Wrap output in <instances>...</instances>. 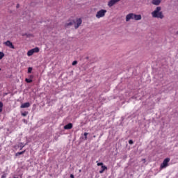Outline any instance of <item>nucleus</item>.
<instances>
[{
    "label": "nucleus",
    "mask_w": 178,
    "mask_h": 178,
    "mask_svg": "<svg viewBox=\"0 0 178 178\" xmlns=\"http://www.w3.org/2000/svg\"><path fill=\"white\" fill-rule=\"evenodd\" d=\"M177 34L178 35V31H177Z\"/></svg>",
    "instance_id": "nucleus-29"
},
{
    "label": "nucleus",
    "mask_w": 178,
    "mask_h": 178,
    "mask_svg": "<svg viewBox=\"0 0 178 178\" xmlns=\"http://www.w3.org/2000/svg\"><path fill=\"white\" fill-rule=\"evenodd\" d=\"M3 44L6 45V47H8V48H10L11 49H15V45H13V43H12L10 40H7L6 42H4Z\"/></svg>",
    "instance_id": "nucleus-6"
},
{
    "label": "nucleus",
    "mask_w": 178,
    "mask_h": 178,
    "mask_svg": "<svg viewBox=\"0 0 178 178\" xmlns=\"http://www.w3.org/2000/svg\"><path fill=\"white\" fill-rule=\"evenodd\" d=\"M97 166H104V163H97Z\"/></svg>",
    "instance_id": "nucleus-23"
},
{
    "label": "nucleus",
    "mask_w": 178,
    "mask_h": 178,
    "mask_svg": "<svg viewBox=\"0 0 178 178\" xmlns=\"http://www.w3.org/2000/svg\"><path fill=\"white\" fill-rule=\"evenodd\" d=\"M25 81L26 83H33V79H25Z\"/></svg>",
    "instance_id": "nucleus-19"
},
{
    "label": "nucleus",
    "mask_w": 178,
    "mask_h": 178,
    "mask_svg": "<svg viewBox=\"0 0 178 178\" xmlns=\"http://www.w3.org/2000/svg\"><path fill=\"white\" fill-rule=\"evenodd\" d=\"M13 178H19V177H14Z\"/></svg>",
    "instance_id": "nucleus-28"
},
{
    "label": "nucleus",
    "mask_w": 178,
    "mask_h": 178,
    "mask_svg": "<svg viewBox=\"0 0 178 178\" xmlns=\"http://www.w3.org/2000/svg\"><path fill=\"white\" fill-rule=\"evenodd\" d=\"M65 130H70L71 129H73V124L69 123L64 126Z\"/></svg>",
    "instance_id": "nucleus-8"
},
{
    "label": "nucleus",
    "mask_w": 178,
    "mask_h": 178,
    "mask_svg": "<svg viewBox=\"0 0 178 178\" xmlns=\"http://www.w3.org/2000/svg\"><path fill=\"white\" fill-rule=\"evenodd\" d=\"M31 72H33V67H29L28 68V73H31Z\"/></svg>",
    "instance_id": "nucleus-21"
},
{
    "label": "nucleus",
    "mask_w": 178,
    "mask_h": 178,
    "mask_svg": "<svg viewBox=\"0 0 178 178\" xmlns=\"http://www.w3.org/2000/svg\"><path fill=\"white\" fill-rule=\"evenodd\" d=\"M25 146H26V145H24V143H20L18 145V147H20V149H19L20 151H22V149H23V148H24Z\"/></svg>",
    "instance_id": "nucleus-13"
},
{
    "label": "nucleus",
    "mask_w": 178,
    "mask_h": 178,
    "mask_svg": "<svg viewBox=\"0 0 178 178\" xmlns=\"http://www.w3.org/2000/svg\"><path fill=\"white\" fill-rule=\"evenodd\" d=\"M0 178H6V173H5V172L0 171Z\"/></svg>",
    "instance_id": "nucleus-12"
},
{
    "label": "nucleus",
    "mask_w": 178,
    "mask_h": 178,
    "mask_svg": "<svg viewBox=\"0 0 178 178\" xmlns=\"http://www.w3.org/2000/svg\"><path fill=\"white\" fill-rule=\"evenodd\" d=\"M24 152H26V150H24L22 152H17L15 154V156H19V155H23V154H24Z\"/></svg>",
    "instance_id": "nucleus-16"
},
{
    "label": "nucleus",
    "mask_w": 178,
    "mask_h": 178,
    "mask_svg": "<svg viewBox=\"0 0 178 178\" xmlns=\"http://www.w3.org/2000/svg\"><path fill=\"white\" fill-rule=\"evenodd\" d=\"M70 177H71V178H74V175L73 174H71V175H70Z\"/></svg>",
    "instance_id": "nucleus-26"
},
{
    "label": "nucleus",
    "mask_w": 178,
    "mask_h": 178,
    "mask_svg": "<svg viewBox=\"0 0 178 178\" xmlns=\"http://www.w3.org/2000/svg\"><path fill=\"white\" fill-rule=\"evenodd\" d=\"M30 103L29 102H26V103H24L22 104L21 106H20V108H30Z\"/></svg>",
    "instance_id": "nucleus-10"
},
{
    "label": "nucleus",
    "mask_w": 178,
    "mask_h": 178,
    "mask_svg": "<svg viewBox=\"0 0 178 178\" xmlns=\"http://www.w3.org/2000/svg\"><path fill=\"white\" fill-rule=\"evenodd\" d=\"M102 169L99 172L100 174L104 173V172H105V170H108V167H106V165H102Z\"/></svg>",
    "instance_id": "nucleus-11"
},
{
    "label": "nucleus",
    "mask_w": 178,
    "mask_h": 178,
    "mask_svg": "<svg viewBox=\"0 0 178 178\" xmlns=\"http://www.w3.org/2000/svg\"><path fill=\"white\" fill-rule=\"evenodd\" d=\"M161 2H162V0H152V3L153 5H156V6L161 5Z\"/></svg>",
    "instance_id": "nucleus-9"
},
{
    "label": "nucleus",
    "mask_w": 178,
    "mask_h": 178,
    "mask_svg": "<svg viewBox=\"0 0 178 178\" xmlns=\"http://www.w3.org/2000/svg\"><path fill=\"white\" fill-rule=\"evenodd\" d=\"M3 56H5V54H3V52L2 51H0V60L2 59Z\"/></svg>",
    "instance_id": "nucleus-20"
},
{
    "label": "nucleus",
    "mask_w": 178,
    "mask_h": 178,
    "mask_svg": "<svg viewBox=\"0 0 178 178\" xmlns=\"http://www.w3.org/2000/svg\"><path fill=\"white\" fill-rule=\"evenodd\" d=\"M0 70H1V68H0Z\"/></svg>",
    "instance_id": "nucleus-30"
},
{
    "label": "nucleus",
    "mask_w": 178,
    "mask_h": 178,
    "mask_svg": "<svg viewBox=\"0 0 178 178\" xmlns=\"http://www.w3.org/2000/svg\"><path fill=\"white\" fill-rule=\"evenodd\" d=\"M81 23H83V20L81 18H77L76 21L74 20H68L65 24V27H70V26H73L74 24V29H79L81 26Z\"/></svg>",
    "instance_id": "nucleus-1"
},
{
    "label": "nucleus",
    "mask_w": 178,
    "mask_h": 178,
    "mask_svg": "<svg viewBox=\"0 0 178 178\" xmlns=\"http://www.w3.org/2000/svg\"><path fill=\"white\" fill-rule=\"evenodd\" d=\"M161 9L162 8L159 6L156 7L155 10L152 13V17H156L157 19H163V14L162 13V12H161Z\"/></svg>",
    "instance_id": "nucleus-3"
},
{
    "label": "nucleus",
    "mask_w": 178,
    "mask_h": 178,
    "mask_svg": "<svg viewBox=\"0 0 178 178\" xmlns=\"http://www.w3.org/2000/svg\"><path fill=\"white\" fill-rule=\"evenodd\" d=\"M77 63V60H74L72 62V66H75V65Z\"/></svg>",
    "instance_id": "nucleus-24"
},
{
    "label": "nucleus",
    "mask_w": 178,
    "mask_h": 178,
    "mask_svg": "<svg viewBox=\"0 0 178 178\" xmlns=\"http://www.w3.org/2000/svg\"><path fill=\"white\" fill-rule=\"evenodd\" d=\"M118 2H120V0H110L108 3V8H112V6L116 5Z\"/></svg>",
    "instance_id": "nucleus-7"
},
{
    "label": "nucleus",
    "mask_w": 178,
    "mask_h": 178,
    "mask_svg": "<svg viewBox=\"0 0 178 178\" xmlns=\"http://www.w3.org/2000/svg\"><path fill=\"white\" fill-rule=\"evenodd\" d=\"M84 137H85V140H87V136H88V133L85 132L83 134Z\"/></svg>",
    "instance_id": "nucleus-22"
},
{
    "label": "nucleus",
    "mask_w": 178,
    "mask_h": 178,
    "mask_svg": "<svg viewBox=\"0 0 178 178\" xmlns=\"http://www.w3.org/2000/svg\"><path fill=\"white\" fill-rule=\"evenodd\" d=\"M169 162H170V158H166L163 160V163L160 165V169H165V168H168L169 166Z\"/></svg>",
    "instance_id": "nucleus-4"
},
{
    "label": "nucleus",
    "mask_w": 178,
    "mask_h": 178,
    "mask_svg": "<svg viewBox=\"0 0 178 178\" xmlns=\"http://www.w3.org/2000/svg\"><path fill=\"white\" fill-rule=\"evenodd\" d=\"M129 144H134L133 140H129Z\"/></svg>",
    "instance_id": "nucleus-25"
},
{
    "label": "nucleus",
    "mask_w": 178,
    "mask_h": 178,
    "mask_svg": "<svg viewBox=\"0 0 178 178\" xmlns=\"http://www.w3.org/2000/svg\"><path fill=\"white\" fill-rule=\"evenodd\" d=\"M21 115H22V116L26 117V116H27V115H29V112L25 111L24 113H22Z\"/></svg>",
    "instance_id": "nucleus-18"
},
{
    "label": "nucleus",
    "mask_w": 178,
    "mask_h": 178,
    "mask_svg": "<svg viewBox=\"0 0 178 178\" xmlns=\"http://www.w3.org/2000/svg\"><path fill=\"white\" fill-rule=\"evenodd\" d=\"M16 8H20V5H19V4H17V6H16Z\"/></svg>",
    "instance_id": "nucleus-27"
},
{
    "label": "nucleus",
    "mask_w": 178,
    "mask_h": 178,
    "mask_svg": "<svg viewBox=\"0 0 178 178\" xmlns=\"http://www.w3.org/2000/svg\"><path fill=\"white\" fill-rule=\"evenodd\" d=\"M2 108H3V103L0 102V113L2 112Z\"/></svg>",
    "instance_id": "nucleus-17"
},
{
    "label": "nucleus",
    "mask_w": 178,
    "mask_h": 178,
    "mask_svg": "<svg viewBox=\"0 0 178 178\" xmlns=\"http://www.w3.org/2000/svg\"><path fill=\"white\" fill-rule=\"evenodd\" d=\"M32 55H34V52L33 51V49H31V50L28 51L27 56H32Z\"/></svg>",
    "instance_id": "nucleus-15"
},
{
    "label": "nucleus",
    "mask_w": 178,
    "mask_h": 178,
    "mask_svg": "<svg viewBox=\"0 0 178 178\" xmlns=\"http://www.w3.org/2000/svg\"><path fill=\"white\" fill-rule=\"evenodd\" d=\"M141 15H137L134 13H129L126 16V22H130V20H141Z\"/></svg>",
    "instance_id": "nucleus-2"
},
{
    "label": "nucleus",
    "mask_w": 178,
    "mask_h": 178,
    "mask_svg": "<svg viewBox=\"0 0 178 178\" xmlns=\"http://www.w3.org/2000/svg\"><path fill=\"white\" fill-rule=\"evenodd\" d=\"M106 15V10L102 9L99 10L96 14L97 19H101V17H104Z\"/></svg>",
    "instance_id": "nucleus-5"
},
{
    "label": "nucleus",
    "mask_w": 178,
    "mask_h": 178,
    "mask_svg": "<svg viewBox=\"0 0 178 178\" xmlns=\"http://www.w3.org/2000/svg\"><path fill=\"white\" fill-rule=\"evenodd\" d=\"M32 51H33V54H37V53L40 52V48L35 47L34 49H32Z\"/></svg>",
    "instance_id": "nucleus-14"
}]
</instances>
